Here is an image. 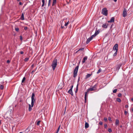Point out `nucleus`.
Returning a JSON list of instances; mask_svg holds the SVG:
<instances>
[{
  "instance_id": "obj_23",
  "label": "nucleus",
  "mask_w": 133,
  "mask_h": 133,
  "mask_svg": "<svg viewBox=\"0 0 133 133\" xmlns=\"http://www.w3.org/2000/svg\"><path fill=\"white\" fill-rule=\"evenodd\" d=\"M113 49L114 50H116V44H115L113 48Z\"/></svg>"
},
{
  "instance_id": "obj_32",
  "label": "nucleus",
  "mask_w": 133,
  "mask_h": 133,
  "mask_svg": "<svg viewBox=\"0 0 133 133\" xmlns=\"http://www.w3.org/2000/svg\"><path fill=\"white\" fill-rule=\"evenodd\" d=\"M69 22V21H68L67 22V23H65V24H64V26H67V25H68V24Z\"/></svg>"
},
{
  "instance_id": "obj_43",
  "label": "nucleus",
  "mask_w": 133,
  "mask_h": 133,
  "mask_svg": "<svg viewBox=\"0 0 133 133\" xmlns=\"http://www.w3.org/2000/svg\"><path fill=\"white\" fill-rule=\"evenodd\" d=\"M99 124L100 125H102L103 124V123L102 122L100 121L99 123Z\"/></svg>"
},
{
  "instance_id": "obj_64",
  "label": "nucleus",
  "mask_w": 133,
  "mask_h": 133,
  "mask_svg": "<svg viewBox=\"0 0 133 133\" xmlns=\"http://www.w3.org/2000/svg\"><path fill=\"white\" fill-rule=\"evenodd\" d=\"M132 111L133 112V108L132 109Z\"/></svg>"
},
{
  "instance_id": "obj_26",
  "label": "nucleus",
  "mask_w": 133,
  "mask_h": 133,
  "mask_svg": "<svg viewBox=\"0 0 133 133\" xmlns=\"http://www.w3.org/2000/svg\"><path fill=\"white\" fill-rule=\"evenodd\" d=\"M78 84H77V86H76V90L75 91V92L76 93L77 92V91H78Z\"/></svg>"
},
{
  "instance_id": "obj_39",
  "label": "nucleus",
  "mask_w": 133,
  "mask_h": 133,
  "mask_svg": "<svg viewBox=\"0 0 133 133\" xmlns=\"http://www.w3.org/2000/svg\"><path fill=\"white\" fill-rule=\"evenodd\" d=\"M20 39L22 41V37L21 36H20Z\"/></svg>"
},
{
  "instance_id": "obj_11",
  "label": "nucleus",
  "mask_w": 133,
  "mask_h": 133,
  "mask_svg": "<svg viewBox=\"0 0 133 133\" xmlns=\"http://www.w3.org/2000/svg\"><path fill=\"white\" fill-rule=\"evenodd\" d=\"M20 19L22 20H24L25 19L24 18V15L23 13H22L20 18Z\"/></svg>"
},
{
  "instance_id": "obj_3",
  "label": "nucleus",
  "mask_w": 133,
  "mask_h": 133,
  "mask_svg": "<svg viewBox=\"0 0 133 133\" xmlns=\"http://www.w3.org/2000/svg\"><path fill=\"white\" fill-rule=\"evenodd\" d=\"M35 96V94L33 93L32 94V95L31 97V106L32 107H33L34 105V102L35 101V99H34V97Z\"/></svg>"
},
{
  "instance_id": "obj_1",
  "label": "nucleus",
  "mask_w": 133,
  "mask_h": 133,
  "mask_svg": "<svg viewBox=\"0 0 133 133\" xmlns=\"http://www.w3.org/2000/svg\"><path fill=\"white\" fill-rule=\"evenodd\" d=\"M57 59L56 58L54 59L53 60L51 64V66L53 70H54L55 69V68L57 65Z\"/></svg>"
},
{
  "instance_id": "obj_8",
  "label": "nucleus",
  "mask_w": 133,
  "mask_h": 133,
  "mask_svg": "<svg viewBox=\"0 0 133 133\" xmlns=\"http://www.w3.org/2000/svg\"><path fill=\"white\" fill-rule=\"evenodd\" d=\"M115 18L114 17H112L110 20L108 21V23H113L114 22Z\"/></svg>"
},
{
  "instance_id": "obj_19",
  "label": "nucleus",
  "mask_w": 133,
  "mask_h": 133,
  "mask_svg": "<svg viewBox=\"0 0 133 133\" xmlns=\"http://www.w3.org/2000/svg\"><path fill=\"white\" fill-rule=\"evenodd\" d=\"M91 76V74H88L86 76V78H87Z\"/></svg>"
},
{
  "instance_id": "obj_31",
  "label": "nucleus",
  "mask_w": 133,
  "mask_h": 133,
  "mask_svg": "<svg viewBox=\"0 0 133 133\" xmlns=\"http://www.w3.org/2000/svg\"><path fill=\"white\" fill-rule=\"evenodd\" d=\"M15 30L17 32H18L19 31V29L18 28H16L15 29Z\"/></svg>"
},
{
  "instance_id": "obj_33",
  "label": "nucleus",
  "mask_w": 133,
  "mask_h": 133,
  "mask_svg": "<svg viewBox=\"0 0 133 133\" xmlns=\"http://www.w3.org/2000/svg\"><path fill=\"white\" fill-rule=\"evenodd\" d=\"M84 50V48H82L79 49L78 50V51H83Z\"/></svg>"
},
{
  "instance_id": "obj_4",
  "label": "nucleus",
  "mask_w": 133,
  "mask_h": 133,
  "mask_svg": "<svg viewBox=\"0 0 133 133\" xmlns=\"http://www.w3.org/2000/svg\"><path fill=\"white\" fill-rule=\"evenodd\" d=\"M79 68V66L77 65V66L76 68H75V69H74V76L73 77H75L77 75V74L78 72V70Z\"/></svg>"
},
{
  "instance_id": "obj_42",
  "label": "nucleus",
  "mask_w": 133,
  "mask_h": 133,
  "mask_svg": "<svg viewBox=\"0 0 133 133\" xmlns=\"http://www.w3.org/2000/svg\"><path fill=\"white\" fill-rule=\"evenodd\" d=\"M116 55V52L113 55L114 56H115Z\"/></svg>"
},
{
  "instance_id": "obj_25",
  "label": "nucleus",
  "mask_w": 133,
  "mask_h": 133,
  "mask_svg": "<svg viewBox=\"0 0 133 133\" xmlns=\"http://www.w3.org/2000/svg\"><path fill=\"white\" fill-rule=\"evenodd\" d=\"M95 36H96L95 35V34H94V35H92L91 36V37H90V38L91 39H92L94 37H95Z\"/></svg>"
},
{
  "instance_id": "obj_53",
  "label": "nucleus",
  "mask_w": 133,
  "mask_h": 133,
  "mask_svg": "<svg viewBox=\"0 0 133 133\" xmlns=\"http://www.w3.org/2000/svg\"><path fill=\"white\" fill-rule=\"evenodd\" d=\"M19 4L20 5H21L22 4V3L21 2H20L19 3Z\"/></svg>"
},
{
  "instance_id": "obj_46",
  "label": "nucleus",
  "mask_w": 133,
  "mask_h": 133,
  "mask_svg": "<svg viewBox=\"0 0 133 133\" xmlns=\"http://www.w3.org/2000/svg\"><path fill=\"white\" fill-rule=\"evenodd\" d=\"M105 128H106L107 126V124H105L104 125Z\"/></svg>"
},
{
  "instance_id": "obj_22",
  "label": "nucleus",
  "mask_w": 133,
  "mask_h": 133,
  "mask_svg": "<svg viewBox=\"0 0 133 133\" xmlns=\"http://www.w3.org/2000/svg\"><path fill=\"white\" fill-rule=\"evenodd\" d=\"M101 71H102L101 69V68H99V69L98 70V71H97V74H99V73H100L101 72Z\"/></svg>"
},
{
  "instance_id": "obj_56",
  "label": "nucleus",
  "mask_w": 133,
  "mask_h": 133,
  "mask_svg": "<svg viewBox=\"0 0 133 133\" xmlns=\"http://www.w3.org/2000/svg\"><path fill=\"white\" fill-rule=\"evenodd\" d=\"M115 124L116 125V124H117V123H116V119L115 120Z\"/></svg>"
},
{
  "instance_id": "obj_13",
  "label": "nucleus",
  "mask_w": 133,
  "mask_h": 133,
  "mask_svg": "<svg viewBox=\"0 0 133 133\" xmlns=\"http://www.w3.org/2000/svg\"><path fill=\"white\" fill-rule=\"evenodd\" d=\"M100 30H99V29L98 30H96L95 31V32L94 34L96 36L98 34H99L100 32Z\"/></svg>"
},
{
  "instance_id": "obj_30",
  "label": "nucleus",
  "mask_w": 133,
  "mask_h": 133,
  "mask_svg": "<svg viewBox=\"0 0 133 133\" xmlns=\"http://www.w3.org/2000/svg\"><path fill=\"white\" fill-rule=\"evenodd\" d=\"M51 1V0H49L48 4V6H50Z\"/></svg>"
},
{
  "instance_id": "obj_58",
  "label": "nucleus",
  "mask_w": 133,
  "mask_h": 133,
  "mask_svg": "<svg viewBox=\"0 0 133 133\" xmlns=\"http://www.w3.org/2000/svg\"><path fill=\"white\" fill-rule=\"evenodd\" d=\"M131 100L132 101H133V98H131Z\"/></svg>"
},
{
  "instance_id": "obj_41",
  "label": "nucleus",
  "mask_w": 133,
  "mask_h": 133,
  "mask_svg": "<svg viewBox=\"0 0 133 133\" xmlns=\"http://www.w3.org/2000/svg\"><path fill=\"white\" fill-rule=\"evenodd\" d=\"M104 119L105 121H107V118L106 117H104Z\"/></svg>"
},
{
  "instance_id": "obj_7",
  "label": "nucleus",
  "mask_w": 133,
  "mask_h": 133,
  "mask_svg": "<svg viewBox=\"0 0 133 133\" xmlns=\"http://www.w3.org/2000/svg\"><path fill=\"white\" fill-rule=\"evenodd\" d=\"M108 24L107 23H104L102 25V27L103 28H107L108 27Z\"/></svg>"
},
{
  "instance_id": "obj_29",
  "label": "nucleus",
  "mask_w": 133,
  "mask_h": 133,
  "mask_svg": "<svg viewBox=\"0 0 133 133\" xmlns=\"http://www.w3.org/2000/svg\"><path fill=\"white\" fill-rule=\"evenodd\" d=\"M25 79H26V78H25V77H24L22 79V83L23 82L25 81Z\"/></svg>"
},
{
  "instance_id": "obj_48",
  "label": "nucleus",
  "mask_w": 133,
  "mask_h": 133,
  "mask_svg": "<svg viewBox=\"0 0 133 133\" xmlns=\"http://www.w3.org/2000/svg\"><path fill=\"white\" fill-rule=\"evenodd\" d=\"M28 29V27H24V29L25 30H26Z\"/></svg>"
},
{
  "instance_id": "obj_61",
  "label": "nucleus",
  "mask_w": 133,
  "mask_h": 133,
  "mask_svg": "<svg viewBox=\"0 0 133 133\" xmlns=\"http://www.w3.org/2000/svg\"><path fill=\"white\" fill-rule=\"evenodd\" d=\"M81 60V59H80V61H79V63H80V62Z\"/></svg>"
},
{
  "instance_id": "obj_2",
  "label": "nucleus",
  "mask_w": 133,
  "mask_h": 133,
  "mask_svg": "<svg viewBox=\"0 0 133 133\" xmlns=\"http://www.w3.org/2000/svg\"><path fill=\"white\" fill-rule=\"evenodd\" d=\"M97 84H95L94 85L91 87L90 88L88 89L87 91V92L90 91H96L97 89Z\"/></svg>"
},
{
  "instance_id": "obj_21",
  "label": "nucleus",
  "mask_w": 133,
  "mask_h": 133,
  "mask_svg": "<svg viewBox=\"0 0 133 133\" xmlns=\"http://www.w3.org/2000/svg\"><path fill=\"white\" fill-rule=\"evenodd\" d=\"M60 127V125L58 127V128L57 130V131L55 133H58V132L59 130Z\"/></svg>"
},
{
  "instance_id": "obj_40",
  "label": "nucleus",
  "mask_w": 133,
  "mask_h": 133,
  "mask_svg": "<svg viewBox=\"0 0 133 133\" xmlns=\"http://www.w3.org/2000/svg\"><path fill=\"white\" fill-rule=\"evenodd\" d=\"M108 131L109 132H111L112 131L111 129V128L108 129Z\"/></svg>"
},
{
  "instance_id": "obj_63",
  "label": "nucleus",
  "mask_w": 133,
  "mask_h": 133,
  "mask_svg": "<svg viewBox=\"0 0 133 133\" xmlns=\"http://www.w3.org/2000/svg\"><path fill=\"white\" fill-rule=\"evenodd\" d=\"M114 1L115 2H116V0H114Z\"/></svg>"
},
{
  "instance_id": "obj_18",
  "label": "nucleus",
  "mask_w": 133,
  "mask_h": 133,
  "mask_svg": "<svg viewBox=\"0 0 133 133\" xmlns=\"http://www.w3.org/2000/svg\"><path fill=\"white\" fill-rule=\"evenodd\" d=\"M92 39H91L90 38V37L87 40V41L86 42L87 44L89 42L92 40Z\"/></svg>"
},
{
  "instance_id": "obj_52",
  "label": "nucleus",
  "mask_w": 133,
  "mask_h": 133,
  "mask_svg": "<svg viewBox=\"0 0 133 133\" xmlns=\"http://www.w3.org/2000/svg\"><path fill=\"white\" fill-rule=\"evenodd\" d=\"M61 27L62 28H63L64 27V26H62V24H61Z\"/></svg>"
},
{
  "instance_id": "obj_62",
  "label": "nucleus",
  "mask_w": 133,
  "mask_h": 133,
  "mask_svg": "<svg viewBox=\"0 0 133 133\" xmlns=\"http://www.w3.org/2000/svg\"><path fill=\"white\" fill-rule=\"evenodd\" d=\"M120 127L121 128L122 127V125H121Z\"/></svg>"
},
{
  "instance_id": "obj_6",
  "label": "nucleus",
  "mask_w": 133,
  "mask_h": 133,
  "mask_svg": "<svg viewBox=\"0 0 133 133\" xmlns=\"http://www.w3.org/2000/svg\"><path fill=\"white\" fill-rule=\"evenodd\" d=\"M122 15L124 17H125L127 16V10L125 8L124 9Z\"/></svg>"
},
{
  "instance_id": "obj_5",
  "label": "nucleus",
  "mask_w": 133,
  "mask_h": 133,
  "mask_svg": "<svg viewBox=\"0 0 133 133\" xmlns=\"http://www.w3.org/2000/svg\"><path fill=\"white\" fill-rule=\"evenodd\" d=\"M108 10L106 8H103L102 10V13L104 15L107 16L108 15Z\"/></svg>"
},
{
  "instance_id": "obj_50",
  "label": "nucleus",
  "mask_w": 133,
  "mask_h": 133,
  "mask_svg": "<svg viewBox=\"0 0 133 133\" xmlns=\"http://www.w3.org/2000/svg\"><path fill=\"white\" fill-rule=\"evenodd\" d=\"M20 53L21 54H23L24 53V52L22 51H21L20 52Z\"/></svg>"
},
{
  "instance_id": "obj_45",
  "label": "nucleus",
  "mask_w": 133,
  "mask_h": 133,
  "mask_svg": "<svg viewBox=\"0 0 133 133\" xmlns=\"http://www.w3.org/2000/svg\"><path fill=\"white\" fill-rule=\"evenodd\" d=\"M6 62L7 63H10V61L9 60H7Z\"/></svg>"
},
{
  "instance_id": "obj_55",
  "label": "nucleus",
  "mask_w": 133,
  "mask_h": 133,
  "mask_svg": "<svg viewBox=\"0 0 133 133\" xmlns=\"http://www.w3.org/2000/svg\"><path fill=\"white\" fill-rule=\"evenodd\" d=\"M45 4H43V3H42V7H43V6H44V5Z\"/></svg>"
},
{
  "instance_id": "obj_44",
  "label": "nucleus",
  "mask_w": 133,
  "mask_h": 133,
  "mask_svg": "<svg viewBox=\"0 0 133 133\" xmlns=\"http://www.w3.org/2000/svg\"><path fill=\"white\" fill-rule=\"evenodd\" d=\"M124 114L125 115H126L127 114V112L125 110L124 111Z\"/></svg>"
},
{
  "instance_id": "obj_51",
  "label": "nucleus",
  "mask_w": 133,
  "mask_h": 133,
  "mask_svg": "<svg viewBox=\"0 0 133 133\" xmlns=\"http://www.w3.org/2000/svg\"><path fill=\"white\" fill-rule=\"evenodd\" d=\"M42 0V3H43V4H45L44 0Z\"/></svg>"
},
{
  "instance_id": "obj_49",
  "label": "nucleus",
  "mask_w": 133,
  "mask_h": 133,
  "mask_svg": "<svg viewBox=\"0 0 133 133\" xmlns=\"http://www.w3.org/2000/svg\"><path fill=\"white\" fill-rule=\"evenodd\" d=\"M119 123V121L117 119V125Z\"/></svg>"
},
{
  "instance_id": "obj_60",
  "label": "nucleus",
  "mask_w": 133,
  "mask_h": 133,
  "mask_svg": "<svg viewBox=\"0 0 133 133\" xmlns=\"http://www.w3.org/2000/svg\"><path fill=\"white\" fill-rule=\"evenodd\" d=\"M33 66H34V64H32V65H31V67H33Z\"/></svg>"
},
{
  "instance_id": "obj_20",
  "label": "nucleus",
  "mask_w": 133,
  "mask_h": 133,
  "mask_svg": "<svg viewBox=\"0 0 133 133\" xmlns=\"http://www.w3.org/2000/svg\"><path fill=\"white\" fill-rule=\"evenodd\" d=\"M4 86L3 85H0V88L2 90L3 89H4Z\"/></svg>"
},
{
  "instance_id": "obj_59",
  "label": "nucleus",
  "mask_w": 133,
  "mask_h": 133,
  "mask_svg": "<svg viewBox=\"0 0 133 133\" xmlns=\"http://www.w3.org/2000/svg\"><path fill=\"white\" fill-rule=\"evenodd\" d=\"M66 107H65V111H64V113H65V111H66Z\"/></svg>"
},
{
  "instance_id": "obj_9",
  "label": "nucleus",
  "mask_w": 133,
  "mask_h": 133,
  "mask_svg": "<svg viewBox=\"0 0 133 133\" xmlns=\"http://www.w3.org/2000/svg\"><path fill=\"white\" fill-rule=\"evenodd\" d=\"M87 92H85V95H84L85 102V103L87 102Z\"/></svg>"
},
{
  "instance_id": "obj_10",
  "label": "nucleus",
  "mask_w": 133,
  "mask_h": 133,
  "mask_svg": "<svg viewBox=\"0 0 133 133\" xmlns=\"http://www.w3.org/2000/svg\"><path fill=\"white\" fill-rule=\"evenodd\" d=\"M87 56L84 57L83 59V60L82 61V63H84L85 62V61L87 60Z\"/></svg>"
},
{
  "instance_id": "obj_57",
  "label": "nucleus",
  "mask_w": 133,
  "mask_h": 133,
  "mask_svg": "<svg viewBox=\"0 0 133 133\" xmlns=\"http://www.w3.org/2000/svg\"><path fill=\"white\" fill-rule=\"evenodd\" d=\"M118 47V44H117V50H118V49H117Z\"/></svg>"
},
{
  "instance_id": "obj_47",
  "label": "nucleus",
  "mask_w": 133,
  "mask_h": 133,
  "mask_svg": "<svg viewBox=\"0 0 133 133\" xmlns=\"http://www.w3.org/2000/svg\"><path fill=\"white\" fill-rule=\"evenodd\" d=\"M108 119L109 121H111V117H108Z\"/></svg>"
},
{
  "instance_id": "obj_38",
  "label": "nucleus",
  "mask_w": 133,
  "mask_h": 133,
  "mask_svg": "<svg viewBox=\"0 0 133 133\" xmlns=\"http://www.w3.org/2000/svg\"><path fill=\"white\" fill-rule=\"evenodd\" d=\"M121 95H122V94H121V93H119L118 94V96L119 97H121Z\"/></svg>"
},
{
  "instance_id": "obj_24",
  "label": "nucleus",
  "mask_w": 133,
  "mask_h": 133,
  "mask_svg": "<svg viewBox=\"0 0 133 133\" xmlns=\"http://www.w3.org/2000/svg\"><path fill=\"white\" fill-rule=\"evenodd\" d=\"M117 101L120 102H121V100L120 98H117Z\"/></svg>"
},
{
  "instance_id": "obj_16",
  "label": "nucleus",
  "mask_w": 133,
  "mask_h": 133,
  "mask_svg": "<svg viewBox=\"0 0 133 133\" xmlns=\"http://www.w3.org/2000/svg\"><path fill=\"white\" fill-rule=\"evenodd\" d=\"M29 111H31L32 109L31 106L30 104L29 105Z\"/></svg>"
},
{
  "instance_id": "obj_54",
  "label": "nucleus",
  "mask_w": 133,
  "mask_h": 133,
  "mask_svg": "<svg viewBox=\"0 0 133 133\" xmlns=\"http://www.w3.org/2000/svg\"><path fill=\"white\" fill-rule=\"evenodd\" d=\"M128 107V105H125V107L126 108H127Z\"/></svg>"
},
{
  "instance_id": "obj_34",
  "label": "nucleus",
  "mask_w": 133,
  "mask_h": 133,
  "mask_svg": "<svg viewBox=\"0 0 133 133\" xmlns=\"http://www.w3.org/2000/svg\"><path fill=\"white\" fill-rule=\"evenodd\" d=\"M41 121H37V125H39V123Z\"/></svg>"
},
{
  "instance_id": "obj_14",
  "label": "nucleus",
  "mask_w": 133,
  "mask_h": 133,
  "mask_svg": "<svg viewBox=\"0 0 133 133\" xmlns=\"http://www.w3.org/2000/svg\"><path fill=\"white\" fill-rule=\"evenodd\" d=\"M72 90H71V89H70L68 91V93L72 95H73V93H72Z\"/></svg>"
},
{
  "instance_id": "obj_36",
  "label": "nucleus",
  "mask_w": 133,
  "mask_h": 133,
  "mask_svg": "<svg viewBox=\"0 0 133 133\" xmlns=\"http://www.w3.org/2000/svg\"><path fill=\"white\" fill-rule=\"evenodd\" d=\"M73 87V84H72V85L70 87V89H71V90H72V89Z\"/></svg>"
},
{
  "instance_id": "obj_17",
  "label": "nucleus",
  "mask_w": 133,
  "mask_h": 133,
  "mask_svg": "<svg viewBox=\"0 0 133 133\" xmlns=\"http://www.w3.org/2000/svg\"><path fill=\"white\" fill-rule=\"evenodd\" d=\"M89 127V125L88 123L87 122H85V128H87Z\"/></svg>"
},
{
  "instance_id": "obj_37",
  "label": "nucleus",
  "mask_w": 133,
  "mask_h": 133,
  "mask_svg": "<svg viewBox=\"0 0 133 133\" xmlns=\"http://www.w3.org/2000/svg\"><path fill=\"white\" fill-rule=\"evenodd\" d=\"M113 92L114 93H115L116 92V89H115V90H114L113 91Z\"/></svg>"
},
{
  "instance_id": "obj_35",
  "label": "nucleus",
  "mask_w": 133,
  "mask_h": 133,
  "mask_svg": "<svg viewBox=\"0 0 133 133\" xmlns=\"http://www.w3.org/2000/svg\"><path fill=\"white\" fill-rule=\"evenodd\" d=\"M37 69V68H36L34 70H33L31 72V74H33L34 72H35L36 71Z\"/></svg>"
},
{
  "instance_id": "obj_27",
  "label": "nucleus",
  "mask_w": 133,
  "mask_h": 133,
  "mask_svg": "<svg viewBox=\"0 0 133 133\" xmlns=\"http://www.w3.org/2000/svg\"><path fill=\"white\" fill-rule=\"evenodd\" d=\"M122 65V64H119L118 65V67H117V69H119L120 67H121V66Z\"/></svg>"
},
{
  "instance_id": "obj_12",
  "label": "nucleus",
  "mask_w": 133,
  "mask_h": 133,
  "mask_svg": "<svg viewBox=\"0 0 133 133\" xmlns=\"http://www.w3.org/2000/svg\"><path fill=\"white\" fill-rule=\"evenodd\" d=\"M31 127L29 126L28 128L25 130V131L27 132V133L29 132L30 130Z\"/></svg>"
},
{
  "instance_id": "obj_15",
  "label": "nucleus",
  "mask_w": 133,
  "mask_h": 133,
  "mask_svg": "<svg viewBox=\"0 0 133 133\" xmlns=\"http://www.w3.org/2000/svg\"><path fill=\"white\" fill-rule=\"evenodd\" d=\"M56 3V0H53L52 1V6H54L55 5Z\"/></svg>"
},
{
  "instance_id": "obj_28",
  "label": "nucleus",
  "mask_w": 133,
  "mask_h": 133,
  "mask_svg": "<svg viewBox=\"0 0 133 133\" xmlns=\"http://www.w3.org/2000/svg\"><path fill=\"white\" fill-rule=\"evenodd\" d=\"M29 59V58H28V57L24 59V61L25 62H27L28 61V60Z\"/></svg>"
}]
</instances>
